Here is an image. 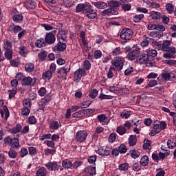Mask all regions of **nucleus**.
I'll return each mask as SVG.
<instances>
[{
    "mask_svg": "<svg viewBox=\"0 0 176 176\" xmlns=\"http://www.w3.org/2000/svg\"><path fill=\"white\" fill-rule=\"evenodd\" d=\"M19 54L23 57H25L27 54H28V50L27 49V47L23 45L19 47Z\"/></svg>",
    "mask_w": 176,
    "mask_h": 176,
    "instance_id": "f704fd0d",
    "label": "nucleus"
},
{
    "mask_svg": "<svg viewBox=\"0 0 176 176\" xmlns=\"http://www.w3.org/2000/svg\"><path fill=\"white\" fill-rule=\"evenodd\" d=\"M98 92L97 91V89H92L89 94V96L91 97V98H96V96H98Z\"/></svg>",
    "mask_w": 176,
    "mask_h": 176,
    "instance_id": "774afa93",
    "label": "nucleus"
},
{
    "mask_svg": "<svg viewBox=\"0 0 176 176\" xmlns=\"http://www.w3.org/2000/svg\"><path fill=\"white\" fill-rule=\"evenodd\" d=\"M45 144L49 147L52 148L53 149H56V142H54L52 140H45L44 142Z\"/></svg>",
    "mask_w": 176,
    "mask_h": 176,
    "instance_id": "de8ad7c7",
    "label": "nucleus"
},
{
    "mask_svg": "<svg viewBox=\"0 0 176 176\" xmlns=\"http://www.w3.org/2000/svg\"><path fill=\"white\" fill-rule=\"evenodd\" d=\"M118 151L120 153H126L127 152V147L124 144H121L118 148Z\"/></svg>",
    "mask_w": 176,
    "mask_h": 176,
    "instance_id": "e2e57ef3",
    "label": "nucleus"
},
{
    "mask_svg": "<svg viewBox=\"0 0 176 176\" xmlns=\"http://www.w3.org/2000/svg\"><path fill=\"white\" fill-rule=\"evenodd\" d=\"M120 38L123 41H130L133 38V30L129 28H124L120 34Z\"/></svg>",
    "mask_w": 176,
    "mask_h": 176,
    "instance_id": "7ed1b4c3",
    "label": "nucleus"
},
{
    "mask_svg": "<svg viewBox=\"0 0 176 176\" xmlns=\"http://www.w3.org/2000/svg\"><path fill=\"white\" fill-rule=\"evenodd\" d=\"M146 53L148 57H156L157 56L156 50H147Z\"/></svg>",
    "mask_w": 176,
    "mask_h": 176,
    "instance_id": "c03bdc74",
    "label": "nucleus"
},
{
    "mask_svg": "<svg viewBox=\"0 0 176 176\" xmlns=\"http://www.w3.org/2000/svg\"><path fill=\"white\" fill-rule=\"evenodd\" d=\"M67 35H68L67 31L59 30L57 34L58 41L62 42H67Z\"/></svg>",
    "mask_w": 176,
    "mask_h": 176,
    "instance_id": "2eb2a0df",
    "label": "nucleus"
},
{
    "mask_svg": "<svg viewBox=\"0 0 176 176\" xmlns=\"http://www.w3.org/2000/svg\"><path fill=\"white\" fill-rule=\"evenodd\" d=\"M60 128V124L58 123V121H52L50 124V129H52V130H58Z\"/></svg>",
    "mask_w": 176,
    "mask_h": 176,
    "instance_id": "e433bc0d",
    "label": "nucleus"
},
{
    "mask_svg": "<svg viewBox=\"0 0 176 176\" xmlns=\"http://www.w3.org/2000/svg\"><path fill=\"white\" fill-rule=\"evenodd\" d=\"M110 149L107 147H101L98 149V153L100 156H109V152Z\"/></svg>",
    "mask_w": 176,
    "mask_h": 176,
    "instance_id": "aec40b11",
    "label": "nucleus"
},
{
    "mask_svg": "<svg viewBox=\"0 0 176 176\" xmlns=\"http://www.w3.org/2000/svg\"><path fill=\"white\" fill-rule=\"evenodd\" d=\"M35 46H36V47H45V46H46V41L45 39L41 38L36 41Z\"/></svg>",
    "mask_w": 176,
    "mask_h": 176,
    "instance_id": "2f4dec72",
    "label": "nucleus"
},
{
    "mask_svg": "<svg viewBox=\"0 0 176 176\" xmlns=\"http://www.w3.org/2000/svg\"><path fill=\"white\" fill-rule=\"evenodd\" d=\"M152 43H154V45L158 47L159 50H162V52H165L166 50H168V49L171 48V47H170L171 42L168 40H164L162 44L153 40Z\"/></svg>",
    "mask_w": 176,
    "mask_h": 176,
    "instance_id": "f03ea898",
    "label": "nucleus"
},
{
    "mask_svg": "<svg viewBox=\"0 0 176 176\" xmlns=\"http://www.w3.org/2000/svg\"><path fill=\"white\" fill-rule=\"evenodd\" d=\"M87 138V132L86 131L80 130L76 133V140L77 142H83Z\"/></svg>",
    "mask_w": 176,
    "mask_h": 176,
    "instance_id": "6e6552de",
    "label": "nucleus"
},
{
    "mask_svg": "<svg viewBox=\"0 0 176 176\" xmlns=\"http://www.w3.org/2000/svg\"><path fill=\"white\" fill-rule=\"evenodd\" d=\"M8 91L10 93L9 98L12 99L16 96V93H17V87H14L12 89H10Z\"/></svg>",
    "mask_w": 176,
    "mask_h": 176,
    "instance_id": "4d7b16f0",
    "label": "nucleus"
},
{
    "mask_svg": "<svg viewBox=\"0 0 176 176\" xmlns=\"http://www.w3.org/2000/svg\"><path fill=\"white\" fill-rule=\"evenodd\" d=\"M45 43H47L48 45H53V43L56 42V36L52 32L47 33L45 36Z\"/></svg>",
    "mask_w": 176,
    "mask_h": 176,
    "instance_id": "dca6fc26",
    "label": "nucleus"
},
{
    "mask_svg": "<svg viewBox=\"0 0 176 176\" xmlns=\"http://www.w3.org/2000/svg\"><path fill=\"white\" fill-rule=\"evenodd\" d=\"M28 123L30 124H36V118L34 116H30L28 118Z\"/></svg>",
    "mask_w": 176,
    "mask_h": 176,
    "instance_id": "69168bd1",
    "label": "nucleus"
},
{
    "mask_svg": "<svg viewBox=\"0 0 176 176\" xmlns=\"http://www.w3.org/2000/svg\"><path fill=\"white\" fill-rule=\"evenodd\" d=\"M22 129L23 126H21V124H17L14 128L10 129L9 132L11 133V134H17V133L21 131Z\"/></svg>",
    "mask_w": 176,
    "mask_h": 176,
    "instance_id": "b1692460",
    "label": "nucleus"
},
{
    "mask_svg": "<svg viewBox=\"0 0 176 176\" xmlns=\"http://www.w3.org/2000/svg\"><path fill=\"white\" fill-rule=\"evenodd\" d=\"M167 127V124L164 121L153 122V129L155 133H160L161 130H164Z\"/></svg>",
    "mask_w": 176,
    "mask_h": 176,
    "instance_id": "423d86ee",
    "label": "nucleus"
},
{
    "mask_svg": "<svg viewBox=\"0 0 176 176\" xmlns=\"http://www.w3.org/2000/svg\"><path fill=\"white\" fill-rule=\"evenodd\" d=\"M48 171H58L61 166L56 161L49 162L44 164Z\"/></svg>",
    "mask_w": 176,
    "mask_h": 176,
    "instance_id": "20e7f679",
    "label": "nucleus"
},
{
    "mask_svg": "<svg viewBox=\"0 0 176 176\" xmlns=\"http://www.w3.org/2000/svg\"><path fill=\"white\" fill-rule=\"evenodd\" d=\"M137 144V137L134 135H131L129 138V144L130 146H134Z\"/></svg>",
    "mask_w": 176,
    "mask_h": 176,
    "instance_id": "72a5a7b5",
    "label": "nucleus"
},
{
    "mask_svg": "<svg viewBox=\"0 0 176 176\" xmlns=\"http://www.w3.org/2000/svg\"><path fill=\"white\" fill-rule=\"evenodd\" d=\"M98 119L101 124H108L109 123V118L105 114L98 115Z\"/></svg>",
    "mask_w": 176,
    "mask_h": 176,
    "instance_id": "412c9836",
    "label": "nucleus"
},
{
    "mask_svg": "<svg viewBox=\"0 0 176 176\" xmlns=\"http://www.w3.org/2000/svg\"><path fill=\"white\" fill-rule=\"evenodd\" d=\"M86 116V111L85 109H81L72 114V118H84Z\"/></svg>",
    "mask_w": 176,
    "mask_h": 176,
    "instance_id": "cd10ccee",
    "label": "nucleus"
},
{
    "mask_svg": "<svg viewBox=\"0 0 176 176\" xmlns=\"http://www.w3.org/2000/svg\"><path fill=\"white\" fill-rule=\"evenodd\" d=\"M25 6L27 9H35L36 8V3L32 0H28L25 2Z\"/></svg>",
    "mask_w": 176,
    "mask_h": 176,
    "instance_id": "a878e982",
    "label": "nucleus"
},
{
    "mask_svg": "<svg viewBox=\"0 0 176 176\" xmlns=\"http://www.w3.org/2000/svg\"><path fill=\"white\" fill-rule=\"evenodd\" d=\"M83 75H86L85 70L79 68L74 72V81L76 83H79V82H80V80L82 79V76H83Z\"/></svg>",
    "mask_w": 176,
    "mask_h": 176,
    "instance_id": "1a4fd4ad",
    "label": "nucleus"
},
{
    "mask_svg": "<svg viewBox=\"0 0 176 176\" xmlns=\"http://www.w3.org/2000/svg\"><path fill=\"white\" fill-rule=\"evenodd\" d=\"M5 56L7 60H12L13 57V52L12 51V50H6L5 52Z\"/></svg>",
    "mask_w": 176,
    "mask_h": 176,
    "instance_id": "864d4df0",
    "label": "nucleus"
},
{
    "mask_svg": "<svg viewBox=\"0 0 176 176\" xmlns=\"http://www.w3.org/2000/svg\"><path fill=\"white\" fill-rule=\"evenodd\" d=\"M29 154L31 156H35L36 155V148L34 146H31L28 148Z\"/></svg>",
    "mask_w": 176,
    "mask_h": 176,
    "instance_id": "0e129e2a",
    "label": "nucleus"
},
{
    "mask_svg": "<svg viewBox=\"0 0 176 176\" xmlns=\"http://www.w3.org/2000/svg\"><path fill=\"white\" fill-rule=\"evenodd\" d=\"M118 168L119 170H120V171H127V170H129V163L125 162L123 164H120L118 166Z\"/></svg>",
    "mask_w": 176,
    "mask_h": 176,
    "instance_id": "49530a36",
    "label": "nucleus"
},
{
    "mask_svg": "<svg viewBox=\"0 0 176 176\" xmlns=\"http://www.w3.org/2000/svg\"><path fill=\"white\" fill-rule=\"evenodd\" d=\"M107 6L109 8L113 9V8H119V1L111 0L107 2Z\"/></svg>",
    "mask_w": 176,
    "mask_h": 176,
    "instance_id": "c9c22d12",
    "label": "nucleus"
},
{
    "mask_svg": "<svg viewBox=\"0 0 176 176\" xmlns=\"http://www.w3.org/2000/svg\"><path fill=\"white\" fill-rule=\"evenodd\" d=\"M140 151L137 150H133L131 153V156L133 157V159H137L140 157Z\"/></svg>",
    "mask_w": 176,
    "mask_h": 176,
    "instance_id": "052dcab7",
    "label": "nucleus"
},
{
    "mask_svg": "<svg viewBox=\"0 0 176 176\" xmlns=\"http://www.w3.org/2000/svg\"><path fill=\"white\" fill-rule=\"evenodd\" d=\"M143 148L151 151L152 149V141L148 139H144V144H143Z\"/></svg>",
    "mask_w": 176,
    "mask_h": 176,
    "instance_id": "c85d7f7f",
    "label": "nucleus"
},
{
    "mask_svg": "<svg viewBox=\"0 0 176 176\" xmlns=\"http://www.w3.org/2000/svg\"><path fill=\"white\" fill-rule=\"evenodd\" d=\"M146 67H156V60L155 59H148L146 62Z\"/></svg>",
    "mask_w": 176,
    "mask_h": 176,
    "instance_id": "603ef678",
    "label": "nucleus"
},
{
    "mask_svg": "<svg viewBox=\"0 0 176 176\" xmlns=\"http://www.w3.org/2000/svg\"><path fill=\"white\" fill-rule=\"evenodd\" d=\"M166 53L163 54L164 58H174L175 57V47H170V49L165 51Z\"/></svg>",
    "mask_w": 176,
    "mask_h": 176,
    "instance_id": "ddd939ff",
    "label": "nucleus"
},
{
    "mask_svg": "<svg viewBox=\"0 0 176 176\" xmlns=\"http://www.w3.org/2000/svg\"><path fill=\"white\" fill-rule=\"evenodd\" d=\"M33 79L32 78L28 76V77H24L23 79H22V81H21V84L23 85V86H30V85H31V82H33Z\"/></svg>",
    "mask_w": 176,
    "mask_h": 176,
    "instance_id": "c756f323",
    "label": "nucleus"
},
{
    "mask_svg": "<svg viewBox=\"0 0 176 176\" xmlns=\"http://www.w3.org/2000/svg\"><path fill=\"white\" fill-rule=\"evenodd\" d=\"M111 64L114 67H124L127 65V62L124 60V58L116 57L111 61Z\"/></svg>",
    "mask_w": 176,
    "mask_h": 176,
    "instance_id": "0eeeda50",
    "label": "nucleus"
},
{
    "mask_svg": "<svg viewBox=\"0 0 176 176\" xmlns=\"http://www.w3.org/2000/svg\"><path fill=\"white\" fill-rule=\"evenodd\" d=\"M85 14L87 19H93L97 17V10L93 9V7L89 4L85 9Z\"/></svg>",
    "mask_w": 176,
    "mask_h": 176,
    "instance_id": "39448f33",
    "label": "nucleus"
},
{
    "mask_svg": "<svg viewBox=\"0 0 176 176\" xmlns=\"http://www.w3.org/2000/svg\"><path fill=\"white\" fill-rule=\"evenodd\" d=\"M165 8L168 13H169V14L174 13V6L172 3H167Z\"/></svg>",
    "mask_w": 176,
    "mask_h": 176,
    "instance_id": "a18cd8bd",
    "label": "nucleus"
},
{
    "mask_svg": "<svg viewBox=\"0 0 176 176\" xmlns=\"http://www.w3.org/2000/svg\"><path fill=\"white\" fill-rule=\"evenodd\" d=\"M23 108H31V101L30 99H25L23 100Z\"/></svg>",
    "mask_w": 176,
    "mask_h": 176,
    "instance_id": "bf43d9fd",
    "label": "nucleus"
},
{
    "mask_svg": "<svg viewBox=\"0 0 176 176\" xmlns=\"http://www.w3.org/2000/svg\"><path fill=\"white\" fill-rule=\"evenodd\" d=\"M44 153L45 156H49V155H54V153H56V149L45 148L44 150Z\"/></svg>",
    "mask_w": 176,
    "mask_h": 176,
    "instance_id": "13d9d810",
    "label": "nucleus"
},
{
    "mask_svg": "<svg viewBox=\"0 0 176 176\" xmlns=\"http://www.w3.org/2000/svg\"><path fill=\"white\" fill-rule=\"evenodd\" d=\"M116 131L120 135H123V134H126L127 129L124 126H119L117 127Z\"/></svg>",
    "mask_w": 176,
    "mask_h": 176,
    "instance_id": "79ce46f5",
    "label": "nucleus"
},
{
    "mask_svg": "<svg viewBox=\"0 0 176 176\" xmlns=\"http://www.w3.org/2000/svg\"><path fill=\"white\" fill-rule=\"evenodd\" d=\"M109 142H115V141H116V133H111L109 136Z\"/></svg>",
    "mask_w": 176,
    "mask_h": 176,
    "instance_id": "338daca9",
    "label": "nucleus"
},
{
    "mask_svg": "<svg viewBox=\"0 0 176 176\" xmlns=\"http://www.w3.org/2000/svg\"><path fill=\"white\" fill-rule=\"evenodd\" d=\"M149 17L153 20H160L162 17V13L157 11H151L149 13Z\"/></svg>",
    "mask_w": 176,
    "mask_h": 176,
    "instance_id": "4be33fe9",
    "label": "nucleus"
},
{
    "mask_svg": "<svg viewBox=\"0 0 176 176\" xmlns=\"http://www.w3.org/2000/svg\"><path fill=\"white\" fill-rule=\"evenodd\" d=\"M89 5H90V3H88L78 4L76 7V10L78 13H80V12H83L84 10L85 13L86 9L87 6H89Z\"/></svg>",
    "mask_w": 176,
    "mask_h": 176,
    "instance_id": "6ab92c4d",
    "label": "nucleus"
},
{
    "mask_svg": "<svg viewBox=\"0 0 176 176\" xmlns=\"http://www.w3.org/2000/svg\"><path fill=\"white\" fill-rule=\"evenodd\" d=\"M92 5L97 9H107L108 8V4L104 1L92 2Z\"/></svg>",
    "mask_w": 176,
    "mask_h": 176,
    "instance_id": "a211bd4d",
    "label": "nucleus"
},
{
    "mask_svg": "<svg viewBox=\"0 0 176 176\" xmlns=\"http://www.w3.org/2000/svg\"><path fill=\"white\" fill-rule=\"evenodd\" d=\"M148 60H146V56H145L144 55H140L138 58V59H137V63L138 64H145L146 65V61Z\"/></svg>",
    "mask_w": 176,
    "mask_h": 176,
    "instance_id": "ea45409f",
    "label": "nucleus"
},
{
    "mask_svg": "<svg viewBox=\"0 0 176 176\" xmlns=\"http://www.w3.org/2000/svg\"><path fill=\"white\" fill-rule=\"evenodd\" d=\"M85 174H87V175H91V176L96 175V167L87 166V168H85Z\"/></svg>",
    "mask_w": 176,
    "mask_h": 176,
    "instance_id": "5701e85b",
    "label": "nucleus"
},
{
    "mask_svg": "<svg viewBox=\"0 0 176 176\" xmlns=\"http://www.w3.org/2000/svg\"><path fill=\"white\" fill-rule=\"evenodd\" d=\"M167 145H168V148H169V149H174V148H175V146H176L175 140H174V138H170L167 141Z\"/></svg>",
    "mask_w": 176,
    "mask_h": 176,
    "instance_id": "473e14b6",
    "label": "nucleus"
},
{
    "mask_svg": "<svg viewBox=\"0 0 176 176\" xmlns=\"http://www.w3.org/2000/svg\"><path fill=\"white\" fill-rule=\"evenodd\" d=\"M53 49L54 52H65V49H67V43H63V41H58Z\"/></svg>",
    "mask_w": 176,
    "mask_h": 176,
    "instance_id": "4468645a",
    "label": "nucleus"
},
{
    "mask_svg": "<svg viewBox=\"0 0 176 176\" xmlns=\"http://www.w3.org/2000/svg\"><path fill=\"white\" fill-rule=\"evenodd\" d=\"M149 163V157L146 155H144L140 160V164L145 167V166H148Z\"/></svg>",
    "mask_w": 176,
    "mask_h": 176,
    "instance_id": "58836bf2",
    "label": "nucleus"
},
{
    "mask_svg": "<svg viewBox=\"0 0 176 176\" xmlns=\"http://www.w3.org/2000/svg\"><path fill=\"white\" fill-rule=\"evenodd\" d=\"M10 31L11 32H14V34H17L19 32H20V31H21L22 28H21V26L20 25H12L11 27H10Z\"/></svg>",
    "mask_w": 176,
    "mask_h": 176,
    "instance_id": "a19ab883",
    "label": "nucleus"
},
{
    "mask_svg": "<svg viewBox=\"0 0 176 176\" xmlns=\"http://www.w3.org/2000/svg\"><path fill=\"white\" fill-rule=\"evenodd\" d=\"M62 166L64 168L69 169L73 166V164L69 160L65 159L62 161Z\"/></svg>",
    "mask_w": 176,
    "mask_h": 176,
    "instance_id": "bb28decb",
    "label": "nucleus"
},
{
    "mask_svg": "<svg viewBox=\"0 0 176 176\" xmlns=\"http://www.w3.org/2000/svg\"><path fill=\"white\" fill-rule=\"evenodd\" d=\"M30 112H31V111L30 110L29 107H23L21 109L22 116H28V115H30Z\"/></svg>",
    "mask_w": 176,
    "mask_h": 176,
    "instance_id": "3c124183",
    "label": "nucleus"
},
{
    "mask_svg": "<svg viewBox=\"0 0 176 176\" xmlns=\"http://www.w3.org/2000/svg\"><path fill=\"white\" fill-rule=\"evenodd\" d=\"M54 71H56V67H50L49 70L43 74V79L44 80H50L52 76H53V72H54Z\"/></svg>",
    "mask_w": 176,
    "mask_h": 176,
    "instance_id": "f8f14e48",
    "label": "nucleus"
},
{
    "mask_svg": "<svg viewBox=\"0 0 176 176\" xmlns=\"http://www.w3.org/2000/svg\"><path fill=\"white\" fill-rule=\"evenodd\" d=\"M94 58H96V60H98V58H101V57H102V52H101V50H96L94 52Z\"/></svg>",
    "mask_w": 176,
    "mask_h": 176,
    "instance_id": "6e6d98bb",
    "label": "nucleus"
},
{
    "mask_svg": "<svg viewBox=\"0 0 176 176\" xmlns=\"http://www.w3.org/2000/svg\"><path fill=\"white\" fill-rule=\"evenodd\" d=\"M133 19L135 23H140L144 19V14L134 15Z\"/></svg>",
    "mask_w": 176,
    "mask_h": 176,
    "instance_id": "09e8293b",
    "label": "nucleus"
},
{
    "mask_svg": "<svg viewBox=\"0 0 176 176\" xmlns=\"http://www.w3.org/2000/svg\"><path fill=\"white\" fill-rule=\"evenodd\" d=\"M112 8H107L100 12L101 16H111Z\"/></svg>",
    "mask_w": 176,
    "mask_h": 176,
    "instance_id": "5fc2aeb1",
    "label": "nucleus"
},
{
    "mask_svg": "<svg viewBox=\"0 0 176 176\" xmlns=\"http://www.w3.org/2000/svg\"><path fill=\"white\" fill-rule=\"evenodd\" d=\"M12 20L14 23H21L24 20V17L22 14H15L12 17Z\"/></svg>",
    "mask_w": 176,
    "mask_h": 176,
    "instance_id": "7c9ffc66",
    "label": "nucleus"
},
{
    "mask_svg": "<svg viewBox=\"0 0 176 176\" xmlns=\"http://www.w3.org/2000/svg\"><path fill=\"white\" fill-rule=\"evenodd\" d=\"M74 3H75L74 0H63V4L65 8H72Z\"/></svg>",
    "mask_w": 176,
    "mask_h": 176,
    "instance_id": "37998d69",
    "label": "nucleus"
},
{
    "mask_svg": "<svg viewBox=\"0 0 176 176\" xmlns=\"http://www.w3.org/2000/svg\"><path fill=\"white\" fill-rule=\"evenodd\" d=\"M131 113L129 111H124L121 113V118L124 119H129L130 118Z\"/></svg>",
    "mask_w": 176,
    "mask_h": 176,
    "instance_id": "680f3d73",
    "label": "nucleus"
},
{
    "mask_svg": "<svg viewBox=\"0 0 176 176\" xmlns=\"http://www.w3.org/2000/svg\"><path fill=\"white\" fill-rule=\"evenodd\" d=\"M52 100V96L50 94L47 95L45 98L42 99L40 103V109L45 111V108H46V102H50Z\"/></svg>",
    "mask_w": 176,
    "mask_h": 176,
    "instance_id": "f3484780",
    "label": "nucleus"
},
{
    "mask_svg": "<svg viewBox=\"0 0 176 176\" xmlns=\"http://www.w3.org/2000/svg\"><path fill=\"white\" fill-rule=\"evenodd\" d=\"M69 71H71V67H60L58 69L57 72L58 78H59V79H63V78H65V76H67Z\"/></svg>",
    "mask_w": 176,
    "mask_h": 176,
    "instance_id": "9b49d317",
    "label": "nucleus"
},
{
    "mask_svg": "<svg viewBox=\"0 0 176 176\" xmlns=\"http://www.w3.org/2000/svg\"><path fill=\"white\" fill-rule=\"evenodd\" d=\"M38 58L41 60V61H44V60L46 59V57H47V52L46 51H41L40 53H38Z\"/></svg>",
    "mask_w": 176,
    "mask_h": 176,
    "instance_id": "8fccbe9b",
    "label": "nucleus"
},
{
    "mask_svg": "<svg viewBox=\"0 0 176 176\" xmlns=\"http://www.w3.org/2000/svg\"><path fill=\"white\" fill-rule=\"evenodd\" d=\"M47 169L45 167H41L36 172V176H47Z\"/></svg>",
    "mask_w": 176,
    "mask_h": 176,
    "instance_id": "393cba45",
    "label": "nucleus"
},
{
    "mask_svg": "<svg viewBox=\"0 0 176 176\" xmlns=\"http://www.w3.org/2000/svg\"><path fill=\"white\" fill-rule=\"evenodd\" d=\"M0 114L3 120H8V118L10 116L8 107L4 105L2 100H0Z\"/></svg>",
    "mask_w": 176,
    "mask_h": 176,
    "instance_id": "f257e3e1",
    "label": "nucleus"
},
{
    "mask_svg": "<svg viewBox=\"0 0 176 176\" xmlns=\"http://www.w3.org/2000/svg\"><path fill=\"white\" fill-rule=\"evenodd\" d=\"M3 47L5 50H12V42L9 41L8 39L3 41Z\"/></svg>",
    "mask_w": 176,
    "mask_h": 176,
    "instance_id": "4c0bfd02",
    "label": "nucleus"
},
{
    "mask_svg": "<svg viewBox=\"0 0 176 176\" xmlns=\"http://www.w3.org/2000/svg\"><path fill=\"white\" fill-rule=\"evenodd\" d=\"M140 47H137L136 49L130 51L126 55V58H128V60H130L131 61L135 60V58L140 56Z\"/></svg>",
    "mask_w": 176,
    "mask_h": 176,
    "instance_id": "9d476101",
    "label": "nucleus"
}]
</instances>
